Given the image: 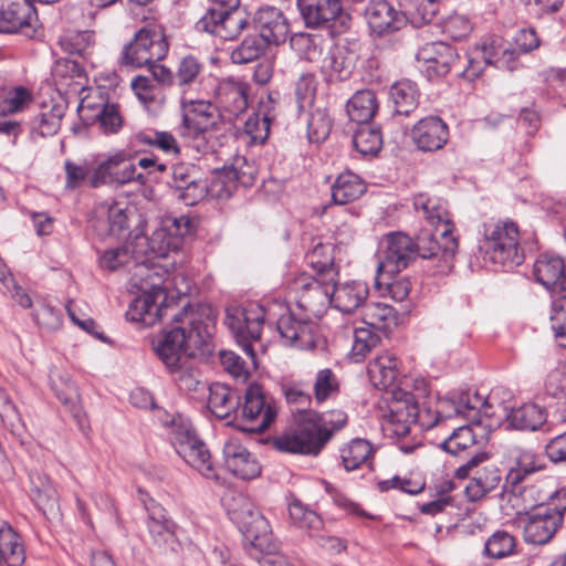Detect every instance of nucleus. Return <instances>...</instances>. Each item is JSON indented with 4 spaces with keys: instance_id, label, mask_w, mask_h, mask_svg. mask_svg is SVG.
I'll return each mask as SVG.
<instances>
[{
    "instance_id": "1",
    "label": "nucleus",
    "mask_w": 566,
    "mask_h": 566,
    "mask_svg": "<svg viewBox=\"0 0 566 566\" xmlns=\"http://www.w3.org/2000/svg\"><path fill=\"white\" fill-rule=\"evenodd\" d=\"M444 407H452L455 413L463 412L469 417L479 413L478 403L472 400L459 397L454 399H442L438 409L420 407L410 392H399L389 405V412L384 416L381 430L384 434L396 440L398 449L410 454L423 447L421 430H429L438 424L442 418H450L453 413Z\"/></svg>"
},
{
    "instance_id": "2",
    "label": "nucleus",
    "mask_w": 566,
    "mask_h": 566,
    "mask_svg": "<svg viewBox=\"0 0 566 566\" xmlns=\"http://www.w3.org/2000/svg\"><path fill=\"white\" fill-rule=\"evenodd\" d=\"M171 317L174 327L153 340V349L168 370L180 367L184 360H188L197 349L206 345L216 324L212 307L200 303L184 306L182 311Z\"/></svg>"
},
{
    "instance_id": "3",
    "label": "nucleus",
    "mask_w": 566,
    "mask_h": 566,
    "mask_svg": "<svg viewBox=\"0 0 566 566\" xmlns=\"http://www.w3.org/2000/svg\"><path fill=\"white\" fill-rule=\"evenodd\" d=\"M347 423V415L342 410L317 412L313 409H298L294 415V426L272 440L281 452L317 455L336 431Z\"/></svg>"
},
{
    "instance_id": "4",
    "label": "nucleus",
    "mask_w": 566,
    "mask_h": 566,
    "mask_svg": "<svg viewBox=\"0 0 566 566\" xmlns=\"http://www.w3.org/2000/svg\"><path fill=\"white\" fill-rule=\"evenodd\" d=\"M413 208L434 227V232L423 229L413 241L417 256L438 259L446 268L458 251V240L452 235L453 223L450 220L447 202L438 197L419 193L413 197Z\"/></svg>"
},
{
    "instance_id": "5",
    "label": "nucleus",
    "mask_w": 566,
    "mask_h": 566,
    "mask_svg": "<svg viewBox=\"0 0 566 566\" xmlns=\"http://www.w3.org/2000/svg\"><path fill=\"white\" fill-rule=\"evenodd\" d=\"M239 501L241 506L229 510V514L243 535L249 555L261 566H292L279 552L268 520L244 497Z\"/></svg>"
},
{
    "instance_id": "6",
    "label": "nucleus",
    "mask_w": 566,
    "mask_h": 566,
    "mask_svg": "<svg viewBox=\"0 0 566 566\" xmlns=\"http://www.w3.org/2000/svg\"><path fill=\"white\" fill-rule=\"evenodd\" d=\"M482 233L479 249L490 261L504 266H514L522 262L520 232L515 222L489 220L483 223Z\"/></svg>"
},
{
    "instance_id": "7",
    "label": "nucleus",
    "mask_w": 566,
    "mask_h": 566,
    "mask_svg": "<svg viewBox=\"0 0 566 566\" xmlns=\"http://www.w3.org/2000/svg\"><path fill=\"white\" fill-rule=\"evenodd\" d=\"M171 443L180 458L206 479L219 480L217 468L207 444L198 437L189 420L171 421Z\"/></svg>"
},
{
    "instance_id": "8",
    "label": "nucleus",
    "mask_w": 566,
    "mask_h": 566,
    "mask_svg": "<svg viewBox=\"0 0 566 566\" xmlns=\"http://www.w3.org/2000/svg\"><path fill=\"white\" fill-rule=\"evenodd\" d=\"M171 443L180 458L206 479L219 480L217 468L207 444L198 437L189 420L171 421Z\"/></svg>"
},
{
    "instance_id": "9",
    "label": "nucleus",
    "mask_w": 566,
    "mask_h": 566,
    "mask_svg": "<svg viewBox=\"0 0 566 566\" xmlns=\"http://www.w3.org/2000/svg\"><path fill=\"white\" fill-rule=\"evenodd\" d=\"M266 321V311L260 304L251 303L244 307L227 308L224 323L253 364H255V353L252 342L260 339Z\"/></svg>"
},
{
    "instance_id": "10",
    "label": "nucleus",
    "mask_w": 566,
    "mask_h": 566,
    "mask_svg": "<svg viewBox=\"0 0 566 566\" xmlns=\"http://www.w3.org/2000/svg\"><path fill=\"white\" fill-rule=\"evenodd\" d=\"M168 49L163 29L143 28L135 34L134 40L124 46L120 62L126 66L143 67L165 59Z\"/></svg>"
},
{
    "instance_id": "11",
    "label": "nucleus",
    "mask_w": 566,
    "mask_h": 566,
    "mask_svg": "<svg viewBox=\"0 0 566 566\" xmlns=\"http://www.w3.org/2000/svg\"><path fill=\"white\" fill-rule=\"evenodd\" d=\"M130 182L145 185L147 178L138 171L136 163L124 150H118L102 160L93 169L90 178V186L93 188L104 185L124 186Z\"/></svg>"
},
{
    "instance_id": "12",
    "label": "nucleus",
    "mask_w": 566,
    "mask_h": 566,
    "mask_svg": "<svg viewBox=\"0 0 566 566\" xmlns=\"http://www.w3.org/2000/svg\"><path fill=\"white\" fill-rule=\"evenodd\" d=\"M336 281L301 273L291 283L297 295V306L305 314L318 319L332 304V286Z\"/></svg>"
},
{
    "instance_id": "13",
    "label": "nucleus",
    "mask_w": 566,
    "mask_h": 566,
    "mask_svg": "<svg viewBox=\"0 0 566 566\" xmlns=\"http://www.w3.org/2000/svg\"><path fill=\"white\" fill-rule=\"evenodd\" d=\"M277 416L275 401L269 397L258 384H251L244 392L243 402L239 400V416L248 431L266 430Z\"/></svg>"
},
{
    "instance_id": "14",
    "label": "nucleus",
    "mask_w": 566,
    "mask_h": 566,
    "mask_svg": "<svg viewBox=\"0 0 566 566\" xmlns=\"http://www.w3.org/2000/svg\"><path fill=\"white\" fill-rule=\"evenodd\" d=\"M251 28L249 14L235 7L230 8H210L196 22V29L206 32L224 41L237 39L244 30Z\"/></svg>"
},
{
    "instance_id": "15",
    "label": "nucleus",
    "mask_w": 566,
    "mask_h": 566,
    "mask_svg": "<svg viewBox=\"0 0 566 566\" xmlns=\"http://www.w3.org/2000/svg\"><path fill=\"white\" fill-rule=\"evenodd\" d=\"M380 261L378 275H392L408 268L416 260L417 251L413 240L403 232H390L380 242Z\"/></svg>"
},
{
    "instance_id": "16",
    "label": "nucleus",
    "mask_w": 566,
    "mask_h": 566,
    "mask_svg": "<svg viewBox=\"0 0 566 566\" xmlns=\"http://www.w3.org/2000/svg\"><path fill=\"white\" fill-rule=\"evenodd\" d=\"M276 328L286 346L306 350L316 345L317 319L307 314L304 318L291 312L282 314L276 322Z\"/></svg>"
},
{
    "instance_id": "17",
    "label": "nucleus",
    "mask_w": 566,
    "mask_h": 566,
    "mask_svg": "<svg viewBox=\"0 0 566 566\" xmlns=\"http://www.w3.org/2000/svg\"><path fill=\"white\" fill-rule=\"evenodd\" d=\"M184 108L180 134L191 138L205 136L217 124V105L192 96L181 99Z\"/></svg>"
},
{
    "instance_id": "18",
    "label": "nucleus",
    "mask_w": 566,
    "mask_h": 566,
    "mask_svg": "<svg viewBox=\"0 0 566 566\" xmlns=\"http://www.w3.org/2000/svg\"><path fill=\"white\" fill-rule=\"evenodd\" d=\"M297 7L307 28L333 30L337 23L344 28L348 20L340 0H297Z\"/></svg>"
},
{
    "instance_id": "19",
    "label": "nucleus",
    "mask_w": 566,
    "mask_h": 566,
    "mask_svg": "<svg viewBox=\"0 0 566 566\" xmlns=\"http://www.w3.org/2000/svg\"><path fill=\"white\" fill-rule=\"evenodd\" d=\"M563 518V511L555 506L537 507L526 515L523 527L524 539L534 545L547 544L562 526Z\"/></svg>"
},
{
    "instance_id": "20",
    "label": "nucleus",
    "mask_w": 566,
    "mask_h": 566,
    "mask_svg": "<svg viewBox=\"0 0 566 566\" xmlns=\"http://www.w3.org/2000/svg\"><path fill=\"white\" fill-rule=\"evenodd\" d=\"M38 22L36 11L28 0H15L0 10V33L21 32L32 38Z\"/></svg>"
},
{
    "instance_id": "21",
    "label": "nucleus",
    "mask_w": 566,
    "mask_h": 566,
    "mask_svg": "<svg viewBox=\"0 0 566 566\" xmlns=\"http://www.w3.org/2000/svg\"><path fill=\"white\" fill-rule=\"evenodd\" d=\"M190 229L191 221L188 217H167L150 240L151 251L161 256L179 251L182 248L184 238L190 232Z\"/></svg>"
},
{
    "instance_id": "22",
    "label": "nucleus",
    "mask_w": 566,
    "mask_h": 566,
    "mask_svg": "<svg viewBox=\"0 0 566 566\" xmlns=\"http://www.w3.org/2000/svg\"><path fill=\"white\" fill-rule=\"evenodd\" d=\"M226 468L237 478L252 480L261 474L256 458L238 438L228 439L222 449Z\"/></svg>"
},
{
    "instance_id": "23",
    "label": "nucleus",
    "mask_w": 566,
    "mask_h": 566,
    "mask_svg": "<svg viewBox=\"0 0 566 566\" xmlns=\"http://www.w3.org/2000/svg\"><path fill=\"white\" fill-rule=\"evenodd\" d=\"M249 86L234 78L219 81L214 88V99L218 109L227 119L238 117L248 108Z\"/></svg>"
},
{
    "instance_id": "24",
    "label": "nucleus",
    "mask_w": 566,
    "mask_h": 566,
    "mask_svg": "<svg viewBox=\"0 0 566 566\" xmlns=\"http://www.w3.org/2000/svg\"><path fill=\"white\" fill-rule=\"evenodd\" d=\"M365 18L370 32L384 36L399 31L406 24L402 11H398L386 0H374L365 9Z\"/></svg>"
},
{
    "instance_id": "25",
    "label": "nucleus",
    "mask_w": 566,
    "mask_h": 566,
    "mask_svg": "<svg viewBox=\"0 0 566 566\" xmlns=\"http://www.w3.org/2000/svg\"><path fill=\"white\" fill-rule=\"evenodd\" d=\"M254 31L268 43L279 45L285 42L290 24L284 13L275 7H262L252 19Z\"/></svg>"
},
{
    "instance_id": "26",
    "label": "nucleus",
    "mask_w": 566,
    "mask_h": 566,
    "mask_svg": "<svg viewBox=\"0 0 566 566\" xmlns=\"http://www.w3.org/2000/svg\"><path fill=\"white\" fill-rule=\"evenodd\" d=\"M526 479L505 478L502 488V500L507 501L517 515H528L542 504L544 497L541 491L533 484H525Z\"/></svg>"
},
{
    "instance_id": "27",
    "label": "nucleus",
    "mask_w": 566,
    "mask_h": 566,
    "mask_svg": "<svg viewBox=\"0 0 566 566\" xmlns=\"http://www.w3.org/2000/svg\"><path fill=\"white\" fill-rule=\"evenodd\" d=\"M410 137L419 150L436 151L448 143L449 128L440 117L429 116L412 127Z\"/></svg>"
},
{
    "instance_id": "28",
    "label": "nucleus",
    "mask_w": 566,
    "mask_h": 566,
    "mask_svg": "<svg viewBox=\"0 0 566 566\" xmlns=\"http://www.w3.org/2000/svg\"><path fill=\"white\" fill-rule=\"evenodd\" d=\"M534 276L546 290L559 296L566 295V266L564 260L555 254L543 253L534 263Z\"/></svg>"
},
{
    "instance_id": "29",
    "label": "nucleus",
    "mask_w": 566,
    "mask_h": 566,
    "mask_svg": "<svg viewBox=\"0 0 566 566\" xmlns=\"http://www.w3.org/2000/svg\"><path fill=\"white\" fill-rule=\"evenodd\" d=\"M128 211L119 202L99 205L93 221L94 230L101 237H125L128 230Z\"/></svg>"
},
{
    "instance_id": "30",
    "label": "nucleus",
    "mask_w": 566,
    "mask_h": 566,
    "mask_svg": "<svg viewBox=\"0 0 566 566\" xmlns=\"http://www.w3.org/2000/svg\"><path fill=\"white\" fill-rule=\"evenodd\" d=\"M275 103L274 94H268L260 101L259 109L245 120L243 136L248 145H262L268 139L271 123L275 118Z\"/></svg>"
},
{
    "instance_id": "31",
    "label": "nucleus",
    "mask_w": 566,
    "mask_h": 566,
    "mask_svg": "<svg viewBox=\"0 0 566 566\" xmlns=\"http://www.w3.org/2000/svg\"><path fill=\"white\" fill-rule=\"evenodd\" d=\"M458 59L459 55L455 49L443 42L426 44L417 53V61L426 65V72L429 76L448 74Z\"/></svg>"
},
{
    "instance_id": "32",
    "label": "nucleus",
    "mask_w": 566,
    "mask_h": 566,
    "mask_svg": "<svg viewBox=\"0 0 566 566\" xmlns=\"http://www.w3.org/2000/svg\"><path fill=\"white\" fill-rule=\"evenodd\" d=\"M368 295L369 287L365 282H335L332 286V305L342 313L350 314L356 310H363Z\"/></svg>"
},
{
    "instance_id": "33",
    "label": "nucleus",
    "mask_w": 566,
    "mask_h": 566,
    "mask_svg": "<svg viewBox=\"0 0 566 566\" xmlns=\"http://www.w3.org/2000/svg\"><path fill=\"white\" fill-rule=\"evenodd\" d=\"M354 67V54L345 46L331 45L321 59V70L331 82L347 80Z\"/></svg>"
},
{
    "instance_id": "34",
    "label": "nucleus",
    "mask_w": 566,
    "mask_h": 566,
    "mask_svg": "<svg viewBox=\"0 0 566 566\" xmlns=\"http://www.w3.org/2000/svg\"><path fill=\"white\" fill-rule=\"evenodd\" d=\"M164 303L161 298H157L153 294L142 293L129 304L126 318L143 326H153L168 310Z\"/></svg>"
},
{
    "instance_id": "35",
    "label": "nucleus",
    "mask_w": 566,
    "mask_h": 566,
    "mask_svg": "<svg viewBox=\"0 0 566 566\" xmlns=\"http://www.w3.org/2000/svg\"><path fill=\"white\" fill-rule=\"evenodd\" d=\"M510 459L513 465L510 468L505 478L526 479L528 475L542 471L545 462L541 454L536 453L532 448L525 446H514L510 449Z\"/></svg>"
},
{
    "instance_id": "36",
    "label": "nucleus",
    "mask_w": 566,
    "mask_h": 566,
    "mask_svg": "<svg viewBox=\"0 0 566 566\" xmlns=\"http://www.w3.org/2000/svg\"><path fill=\"white\" fill-rule=\"evenodd\" d=\"M363 323L378 333L387 335L398 325V313L382 302H370L360 312Z\"/></svg>"
},
{
    "instance_id": "37",
    "label": "nucleus",
    "mask_w": 566,
    "mask_h": 566,
    "mask_svg": "<svg viewBox=\"0 0 566 566\" xmlns=\"http://www.w3.org/2000/svg\"><path fill=\"white\" fill-rule=\"evenodd\" d=\"M202 70V63L191 55L179 61L175 72V88L180 94V99L192 96L198 91Z\"/></svg>"
},
{
    "instance_id": "38",
    "label": "nucleus",
    "mask_w": 566,
    "mask_h": 566,
    "mask_svg": "<svg viewBox=\"0 0 566 566\" xmlns=\"http://www.w3.org/2000/svg\"><path fill=\"white\" fill-rule=\"evenodd\" d=\"M240 396L227 385L216 382L209 387L208 407L220 419L239 416Z\"/></svg>"
},
{
    "instance_id": "39",
    "label": "nucleus",
    "mask_w": 566,
    "mask_h": 566,
    "mask_svg": "<svg viewBox=\"0 0 566 566\" xmlns=\"http://www.w3.org/2000/svg\"><path fill=\"white\" fill-rule=\"evenodd\" d=\"M368 376L378 389L391 387L399 374L398 358L388 352L378 355L368 364Z\"/></svg>"
},
{
    "instance_id": "40",
    "label": "nucleus",
    "mask_w": 566,
    "mask_h": 566,
    "mask_svg": "<svg viewBox=\"0 0 566 566\" xmlns=\"http://www.w3.org/2000/svg\"><path fill=\"white\" fill-rule=\"evenodd\" d=\"M518 50L516 48L501 46V41L491 39L485 41L478 55H481L485 65H494L499 70L514 71L518 67Z\"/></svg>"
},
{
    "instance_id": "41",
    "label": "nucleus",
    "mask_w": 566,
    "mask_h": 566,
    "mask_svg": "<svg viewBox=\"0 0 566 566\" xmlns=\"http://www.w3.org/2000/svg\"><path fill=\"white\" fill-rule=\"evenodd\" d=\"M148 532L154 544L163 552H177L179 543L176 536V524L164 514L156 516L153 512L148 518Z\"/></svg>"
},
{
    "instance_id": "42",
    "label": "nucleus",
    "mask_w": 566,
    "mask_h": 566,
    "mask_svg": "<svg viewBox=\"0 0 566 566\" xmlns=\"http://www.w3.org/2000/svg\"><path fill=\"white\" fill-rule=\"evenodd\" d=\"M510 427L523 431H536L547 420L546 409L536 403H524L506 416Z\"/></svg>"
},
{
    "instance_id": "43",
    "label": "nucleus",
    "mask_w": 566,
    "mask_h": 566,
    "mask_svg": "<svg viewBox=\"0 0 566 566\" xmlns=\"http://www.w3.org/2000/svg\"><path fill=\"white\" fill-rule=\"evenodd\" d=\"M501 480V472L495 465L478 469L464 489L465 496L469 501L476 502L495 490Z\"/></svg>"
},
{
    "instance_id": "44",
    "label": "nucleus",
    "mask_w": 566,
    "mask_h": 566,
    "mask_svg": "<svg viewBox=\"0 0 566 566\" xmlns=\"http://www.w3.org/2000/svg\"><path fill=\"white\" fill-rule=\"evenodd\" d=\"M308 265L316 272V276L337 281L338 270L334 263V245L332 243L316 242L306 254Z\"/></svg>"
},
{
    "instance_id": "45",
    "label": "nucleus",
    "mask_w": 566,
    "mask_h": 566,
    "mask_svg": "<svg viewBox=\"0 0 566 566\" xmlns=\"http://www.w3.org/2000/svg\"><path fill=\"white\" fill-rule=\"evenodd\" d=\"M331 190L334 203L347 205L364 195L366 185L358 175L344 171L337 176Z\"/></svg>"
},
{
    "instance_id": "46",
    "label": "nucleus",
    "mask_w": 566,
    "mask_h": 566,
    "mask_svg": "<svg viewBox=\"0 0 566 566\" xmlns=\"http://www.w3.org/2000/svg\"><path fill=\"white\" fill-rule=\"evenodd\" d=\"M378 109L376 94L371 90L357 91L347 102L346 112L352 122L367 124Z\"/></svg>"
},
{
    "instance_id": "47",
    "label": "nucleus",
    "mask_w": 566,
    "mask_h": 566,
    "mask_svg": "<svg viewBox=\"0 0 566 566\" xmlns=\"http://www.w3.org/2000/svg\"><path fill=\"white\" fill-rule=\"evenodd\" d=\"M252 180V172H241L237 167H230L216 174L210 185V191L218 198H229L237 189L238 184L248 186Z\"/></svg>"
},
{
    "instance_id": "48",
    "label": "nucleus",
    "mask_w": 566,
    "mask_h": 566,
    "mask_svg": "<svg viewBox=\"0 0 566 566\" xmlns=\"http://www.w3.org/2000/svg\"><path fill=\"white\" fill-rule=\"evenodd\" d=\"M327 41L319 34L298 32L290 38L291 49L307 62H318L327 46Z\"/></svg>"
},
{
    "instance_id": "49",
    "label": "nucleus",
    "mask_w": 566,
    "mask_h": 566,
    "mask_svg": "<svg viewBox=\"0 0 566 566\" xmlns=\"http://www.w3.org/2000/svg\"><path fill=\"white\" fill-rule=\"evenodd\" d=\"M390 98L394 103L395 114L409 116L418 108L419 91L412 81H399L391 86Z\"/></svg>"
},
{
    "instance_id": "50",
    "label": "nucleus",
    "mask_w": 566,
    "mask_h": 566,
    "mask_svg": "<svg viewBox=\"0 0 566 566\" xmlns=\"http://www.w3.org/2000/svg\"><path fill=\"white\" fill-rule=\"evenodd\" d=\"M50 386L56 398L65 405L78 418L81 416V407L78 406V392L69 375L53 369L50 373Z\"/></svg>"
},
{
    "instance_id": "51",
    "label": "nucleus",
    "mask_w": 566,
    "mask_h": 566,
    "mask_svg": "<svg viewBox=\"0 0 566 566\" xmlns=\"http://www.w3.org/2000/svg\"><path fill=\"white\" fill-rule=\"evenodd\" d=\"M135 95L149 112H157L165 103L161 87L147 76L138 75L130 84Z\"/></svg>"
},
{
    "instance_id": "52",
    "label": "nucleus",
    "mask_w": 566,
    "mask_h": 566,
    "mask_svg": "<svg viewBox=\"0 0 566 566\" xmlns=\"http://www.w3.org/2000/svg\"><path fill=\"white\" fill-rule=\"evenodd\" d=\"M31 496L43 514L53 513L57 509V492L45 474L31 476Z\"/></svg>"
},
{
    "instance_id": "53",
    "label": "nucleus",
    "mask_w": 566,
    "mask_h": 566,
    "mask_svg": "<svg viewBox=\"0 0 566 566\" xmlns=\"http://www.w3.org/2000/svg\"><path fill=\"white\" fill-rule=\"evenodd\" d=\"M268 48V43L256 33H248L237 45L230 59L234 64H248L262 56Z\"/></svg>"
},
{
    "instance_id": "54",
    "label": "nucleus",
    "mask_w": 566,
    "mask_h": 566,
    "mask_svg": "<svg viewBox=\"0 0 566 566\" xmlns=\"http://www.w3.org/2000/svg\"><path fill=\"white\" fill-rule=\"evenodd\" d=\"M374 453V448L369 441L360 438L350 440L340 449V458L344 468L353 471L365 464Z\"/></svg>"
},
{
    "instance_id": "55",
    "label": "nucleus",
    "mask_w": 566,
    "mask_h": 566,
    "mask_svg": "<svg viewBox=\"0 0 566 566\" xmlns=\"http://www.w3.org/2000/svg\"><path fill=\"white\" fill-rule=\"evenodd\" d=\"M476 439L471 424L460 426L441 443L446 452L460 457L463 453H471L475 448Z\"/></svg>"
},
{
    "instance_id": "56",
    "label": "nucleus",
    "mask_w": 566,
    "mask_h": 566,
    "mask_svg": "<svg viewBox=\"0 0 566 566\" xmlns=\"http://www.w3.org/2000/svg\"><path fill=\"white\" fill-rule=\"evenodd\" d=\"M95 43L93 31H66L59 40L62 50L69 54L84 56L90 53Z\"/></svg>"
},
{
    "instance_id": "57",
    "label": "nucleus",
    "mask_w": 566,
    "mask_h": 566,
    "mask_svg": "<svg viewBox=\"0 0 566 566\" xmlns=\"http://www.w3.org/2000/svg\"><path fill=\"white\" fill-rule=\"evenodd\" d=\"M289 513L293 523L302 528L306 530L310 536H313L314 532L319 531L323 527V520L321 516L305 506L300 500H293L289 505Z\"/></svg>"
},
{
    "instance_id": "58",
    "label": "nucleus",
    "mask_w": 566,
    "mask_h": 566,
    "mask_svg": "<svg viewBox=\"0 0 566 566\" xmlns=\"http://www.w3.org/2000/svg\"><path fill=\"white\" fill-rule=\"evenodd\" d=\"M439 0H399L405 18L409 17L416 24L430 23L437 14Z\"/></svg>"
},
{
    "instance_id": "59",
    "label": "nucleus",
    "mask_w": 566,
    "mask_h": 566,
    "mask_svg": "<svg viewBox=\"0 0 566 566\" xmlns=\"http://www.w3.org/2000/svg\"><path fill=\"white\" fill-rule=\"evenodd\" d=\"M135 139L142 144L160 149L167 155H178L179 145L171 133L158 130H143L135 135Z\"/></svg>"
},
{
    "instance_id": "60",
    "label": "nucleus",
    "mask_w": 566,
    "mask_h": 566,
    "mask_svg": "<svg viewBox=\"0 0 566 566\" xmlns=\"http://www.w3.org/2000/svg\"><path fill=\"white\" fill-rule=\"evenodd\" d=\"M353 144L357 151L364 156H374L382 147V136L379 128L361 126L353 137Z\"/></svg>"
},
{
    "instance_id": "61",
    "label": "nucleus",
    "mask_w": 566,
    "mask_h": 566,
    "mask_svg": "<svg viewBox=\"0 0 566 566\" xmlns=\"http://www.w3.org/2000/svg\"><path fill=\"white\" fill-rule=\"evenodd\" d=\"M313 390L317 403H323L338 396L339 382L332 369L325 368L317 371Z\"/></svg>"
},
{
    "instance_id": "62",
    "label": "nucleus",
    "mask_w": 566,
    "mask_h": 566,
    "mask_svg": "<svg viewBox=\"0 0 566 566\" xmlns=\"http://www.w3.org/2000/svg\"><path fill=\"white\" fill-rule=\"evenodd\" d=\"M332 130V119L324 108L314 109L307 122V137L311 143L324 142Z\"/></svg>"
},
{
    "instance_id": "63",
    "label": "nucleus",
    "mask_w": 566,
    "mask_h": 566,
    "mask_svg": "<svg viewBox=\"0 0 566 566\" xmlns=\"http://www.w3.org/2000/svg\"><path fill=\"white\" fill-rule=\"evenodd\" d=\"M379 339V334L375 329L368 326L356 327L354 329V342L352 346V356L354 359L359 361L365 358L367 353L378 344Z\"/></svg>"
},
{
    "instance_id": "64",
    "label": "nucleus",
    "mask_w": 566,
    "mask_h": 566,
    "mask_svg": "<svg viewBox=\"0 0 566 566\" xmlns=\"http://www.w3.org/2000/svg\"><path fill=\"white\" fill-rule=\"evenodd\" d=\"M65 114L62 105H53L50 109L43 111L35 117V126L42 136H52L56 134L61 127V120Z\"/></svg>"
}]
</instances>
